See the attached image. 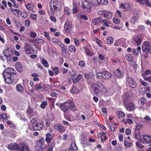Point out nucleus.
Listing matches in <instances>:
<instances>
[{"label":"nucleus","mask_w":151,"mask_h":151,"mask_svg":"<svg viewBox=\"0 0 151 151\" xmlns=\"http://www.w3.org/2000/svg\"><path fill=\"white\" fill-rule=\"evenodd\" d=\"M85 63L83 60L80 61L79 63V65L81 67H83L85 65Z\"/></svg>","instance_id":"e2e57ef3"},{"label":"nucleus","mask_w":151,"mask_h":151,"mask_svg":"<svg viewBox=\"0 0 151 151\" xmlns=\"http://www.w3.org/2000/svg\"><path fill=\"white\" fill-rule=\"evenodd\" d=\"M73 42H74L75 45L76 46H78L79 45H80L79 41L78 39L76 38H74V39L73 40Z\"/></svg>","instance_id":"5fc2aeb1"},{"label":"nucleus","mask_w":151,"mask_h":151,"mask_svg":"<svg viewBox=\"0 0 151 151\" xmlns=\"http://www.w3.org/2000/svg\"><path fill=\"white\" fill-rule=\"evenodd\" d=\"M92 3L93 5L96 6L99 4V2L97 0H93Z\"/></svg>","instance_id":"680f3d73"},{"label":"nucleus","mask_w":151,"mask_h":151,"mask_svg":"<svg viewBox=\"0 0 151 151\" xmlns=\"http://www.w3.org/2000/svg\"><path fill=\"white\" fill-rule=\"evenodd\" d=\"M94 76V73L92 72H91L88 73H85L84 75L85 77L87 79H89L93 77Z\"/></svg>","instance_id":"c85d7f7f"},{"label":"nucleus","mask_w":151,"mask_h":151,"mask_svg":"<svg viewBox=\"0 0 151 151\" xmlns=\"http://www.w3.org/2000/svg\"><path fill=\"white\" fill-rule=\"evenodd\" d=\"M24 49L26 54H31L32 53L33 50L29 44L26 43L24 47Z\"/></svg>","instance_id":"ddd939ff"},{"label":"nucleus","mask_w":151,"mask_h":151,"mask_svg":"<svg viewBox=\"0 0 151 151\" xmlns=\"http://www.w3.org/2000/svg\"><path fill=\"white\" fill-rule=\"evenodd\" d=\"M127 81L128 83L127 84L129 87L134 88L136 86V82L131 78L127 76Z\"/></svg>","instance_id":"9d476101"},{"label":"nucleus","mask_w":151,"mask_h":151,"mask_svg":"<svg viewBox=\"0 0 151 151\" xmlns=\"http://www.w3.org/2000/svg\"><path fill=\"white\" fill-rule=\"evenodd\" d=\"M142 48L143 51L150 52L151 54V43L147 41L144 42Z\"/></svg>","instance_id":"0eeeda50"},{"label":"nucleus","mask_w":151,"mask_h":151,"mask_svg":"<svg viewBox=\"0 0 151 151\" xmlns=\"http://www.w3.org/2000/svg\"><path fill=\"white\" fill-rule=\"evenodd\" d=\"M145 28V27L143 25H139L138 27V29L140 31L144 30Z\"/></svg>","instance_id":"338daca9"},{"label":"nucleus","mask_w":151,"mask_h":151,"mask_svg":"<svg viewBox=\"0 0 151 151\" xmlns=\"http://www.w3.org/2000/svg\"><path fill=\"white\" fill-rule=\"evenodd\" d=\"M131 99L128 93H126L123 96V100L124 101V105L127 104Z\"/></svg>","instance_id":"dca6fc26"},{"label":"nucleus","mask_w":151,"mask_h":151,"mask_svg":"<svg viewBox=\"0 0 151 151\" xmlns=\"http://www.w3.org/2000/svg\"><path fill=\"white\" fill-rule=\"evenodd\" d=\"M68 48L69 50L72 52H75L76 51V48L73 45L69 46Z\"/></svg>","instance_id":"79ce46f5"},{"label":"nucleus","mask_w":151,"mask_h":151,"mask_svg":"<svg viewBox=\"0 0 151 151\" xmlns=\"http://www.w3.org/2000/svg\"><path fill=\"white\" fill-rule=\"evenodd\" d=\"M70 91L73 94H76L79 92V91L76 87H73V88L70 90Z\"/></svg>","instance_id":"2f4dec72"},{"label":"nucleus","mask_w":151,"mask_h":151,"mask_svg":"<svg viewBox=\"0 0 151 151\" xmlns=\"http://www.w3.org/2000/svg\"><path fill=\"white\" fill-rule=\"evenodd\" d=\"M102 22L104 25L106 27H108L109 24H111V22L110 21L107 19H103L102 20Z\"/></svg>","instance_id":"7c9ffc66"},{"label":"nucleus","mask_w":151,"mask_h":151,"mask_svg":"<svg viewBox=\"0 0 151 151\" xmlns=\"http://www.w3.org/2000/svg\"><path fill=\"white\" fill-rule=\"evenodd\" d=\"M116 113L117 115L121 117H124L125 116V114L123 111H117Z\"/></svg>","instance_id":"a18cd8bd"},{"label":"nucleus","mask_w":151,"mask_h":151,"mask_svg":"<svg viewBox=\"0 0 151 151\" xmlns=\"http://www.w3.org/2000/svg\"><path fill=\"white\" fill-rule=\"evenodd\" d=\"M54 128L58 131L63 132L65 131V128L62 125L56 124L54 126Z\"/></svg>","instance_id":"6ab92c4d"},{"label":"nucleus","mask_w":151,"mask_h":151,"mask_svg":"<svg viewBox=\"0 0 151 151\" xmlns=\"http://www.w3.org/2000/svg\"><path fill=\"white\" fill-rule=\"evenodd\" d=\"M24 6L29 11L32 10L35 6L34 4L32 3H29L27 4H25Z\"/></svg>","instance_id":"aec40b11"},{"label":"nucleus","mask_w":151,"mask_h":151,"mask_svg":"<svg viewBox=\"0 0 151 151\" xmlns=\"http://www.w3.org/2000/svg\"><path fill=\"white\" fill-rule=\"evenodd\" d=\"M96 43L98 44L99 46L100 47H102L103 44L101 41L98 39H96Z\"/></svg>","instance_id":"603ef678"},{"label":"nucleus","mask_w":151,"mask_h":151,"mask_svg":"<svg viewBox=\"0 0 151 151\" xmlns=\"http://www.w3.org/2000/svg\"><path fill=\"white\" fill-rule=\"evenodd\" d=\"M112 16V14L109 11H107L105 12L104 17V18L108 19H110Z\"/></svg>","instance_id":"b1692460"},{"label":"nucleus","mask_w":151,"mask_h":151,"mask_svg":"<svg viewBox=\"0 0 151 151\" xmlns=\"http://www.w3.org/2000/svg\"><path fill=\"white\" fill-rule=\"evenodd\" d=\"M70 149L74 150H78V147L76 146V143L73 142L71 143V146L70 147Z\"/></svg>","instance_id":"f704fd0d"},{"label":"nucleus","mask_w":151,"mask_h":151,"mask_svg":"<svg viewBox=\"0 0 151 151\" xmlns=\"http://www.w3.org/2000/svg\"><path fill=\"white\" fill-rule=\"evenodd\" d=\"M91 87L93 89L94 92L96 95H99L100 93L103 95L107 92V89L100 82H98L96 84L91 83Z\"/></svg>","instance_id":"f03ea898"},{"label":"nucleus","mask_w":151,"mask_h":151,"mask_svg":"<svg viewBox=\"0 0 151 151\" xmlns=\"http://www.w3.org/2000/svg\"><path fill=\"white\" fill-rule=\"evenodd\" d=\"M44 36L45 37L46 39L50 41V38L49 36V34L46 32H44Z\"/></svg>","instance_id":"6e6d98bb"},{"label":"nucleus","mask_w":151,"mask_h":151,"mask_svg":"<svg viewBox=\"0 0 151 151\" xmlns=\"http://www.w3.org/2000/svg\"><path fill=\"white\" fill-rule=\"evenodd\" d=\"M132 52L135 55H138L139 52L138 51H137V50L135 48L133 49Z\"/></svg>","instance_id":"774afa93"},{"label":"nucleus","mask_w":151,"mask_h":151,"mask_svg":"<svg viewBox=\"0 0 151 151\" xmlns=\"http://www.w3.org/2000/svg\"><path fill=\"white\" fill-rule=\"evenodd\" d=\"M50 8L51 12H49L48 14L52 15L54 14V11L59 10L60 9L61 6L57 0H51L50 3Z\"/></svg>","instance_id":"20e7f679"},{"label":"nucleus","mask_w":151,"mask_h":151,"mask_svg":"<svg viewBox=\"0 0 151 151\" xmlns=\"http://www.w3.org/2000/svg\"><path fill=\"white\" fill-rule=\"evenodd\" d=\"M65 119L69 121H72L74 119V117L71 115H70L68 116L65 115Z\"/></svg>","instance_id":"4c0bfd02"},{"label":"nucleus","mask_w":151,"mask_h":151,"mask_svg":"<svg viewBox=\"0 0 151 151\" xmlns=\"http://www.w3.org/2000/svg\"><path fill=\"white\" fill-rule=\"evenodd\" d=\"M30 21L29 19L26 20L25 22V26L27 27H29L30 26Z\"/></svg>","instance_id":"69168bd1"},{"label":"nucleus","mask_w":151,"mask_h":151,"mask_svg":"<svg viewBox=\"0 0 151 151\" xmlns=\"http://www.w3.org/2000/svg\"><path fill=\"white\" fill-rule=\"evenodd\" d=\"M33 41V42L36 43H43L44 42V40L42 39H36Z\"/></svg>","instance_id":"49530a36"},{"label":"nucleus","mask_w":151,"mask_h":151,"mask_svg":"<svg viewBox=\"0 0 151 151\" xmlns=\"http://www.w3.org/2000/svg\"><path fill=\"white\" fill-rule=\"evenodd\" d=\"M136 145L140 149H142L144 147V146L139 142H136Z\"/></svg>","instance_id":"13d9d810"},{"label":"nucleus","mask_w":151,"mask_h":151,"mask_svg":"<svg viewBox=\"0 0 151 151\" xmlns=\"http://www.w3.org/2000/svg\"><path fill=\"white\" fill-rule=\"evenodd\" d=\"M18 151H32L31 149H29L28 146L25 145L24 143H20L19 149Z\"/></svg>","instance_id":"9b49d317"},{"label":"nucleus","mask_w":151,"mask_h":151,"mask_svg":"<svg viewBox=\"0 0 151 151\" xmlns=\"http://www.w3.org/2000/svg\"><path fill=\"white\" fill-rule=\"evenodd\" d=\"M52 41L53 43H56L59 45L61 44V42L55 38H52Z\"/></svg>","instance_id":"3c124183"},{"label":"nucleus","mask_w":151,"mask_h":151,"mask_svg":"<svg viewBox=\"0 0 151 151\" xmlns=\"http://www.w3.org/2000/svg\"><path fill=\"white\" fill-rule=\"evenodd\" d=\"M64 28L67 32L70 33L73 29V26L71 22L68 20L65 22Z\"/></svg>","instance_id":"6e6552de"},{"label":"nucleus","mask_w":151,"mask_h":151,"mask_svg":"<svg viewBox=\"0 0 151 151\" xmlns=\"http://www.w3.org/2000/svg\"><path fill=\"white\" fill-rule=\"evenodd\" d=\"M101 21V19L99 18H96L92 21L93 24L95 25L98 24Z\"/></svg>","instance_id":"473e14b6"},{"label":"nucleus","mask_w":151,"mask_h":151,"mask_svg":"<svg viewBox=\"0 0 151 151\" xmlns=\"http://www.w3.org/2000/svg\"><path fill=\"white\" fill-rule=\"evenodd\" d=\"M134 40L137 45L138 46L141 44L142 41L141 36L139 35L134 37Z\"/></svg>","instance_id":"f3484780"},{"label":"nucleus","mask_w":151,"mask_h":151,"mask_svg":"<svg viewBox=\"0 0 151 151\" xmlns=\"http://www.w3.org/2000/svg\"><path fill=\"white\" fill-rule=\"evenodd\" d=\"M10 9L13 14L16 16L19 15L20 13V11L19 9H15L12 8H11Z\"/></svg>","instance_id":"393cba45"},{"label":"nucleus","mask_w":151,"mask_h":151,"mask_svg":"<svg viewBox=\"0 0 151 151\" xmlns=\"http://www.w3.org/2000/svg\"><path fill=\"white\" fill-rule=\"evenodd\" d=\"M73 14H75L77 12L78 9L76 4L74 2H73Z\"/></svg>","instance_id":"c9c22d12"},{"label":"nucleus","mask_w":151,"mask_h":151,"mask_svg":"<svg viewBox=\"0 0 151 151\" xmlns=\"http://www.w3.org/2000/svg\"><path fill=\"white\" fill-rule=\"evenodd\" d=\"M107 43L108 44H111L114 41L113 38L111 37H109L107 38Z\"/></svg>","instance_id":"58836bf2"},{"label":"nucleus","mask_w":151,"mask_h":151,"mask_svg":"<svg viewBox=\"0 0 151 151\" xmlns=\"http://www.w3.org/2000/svg\"><path fill=\"white\" fill-rule=\"evenodd\" d=\"M43 127V124L42 123H38L35 124V125H33L32 127L30 125L29 126V128L30 129H33L35 130H38L41 129Z\"/></svg>","instance_id":"1a4fd4ad"},{"label":"nucleus","mask_w":151,"mask_h":151,"mask_svg":"<svg viewBox=\"0 0 151 151\" xmlns=\"http://www.w3.org/2000/svg\"><path fill=\"white\" fill-rule=\"evenodd\" d=\"M111 74L108 71L99 72H97L96 73V77L100 79L104 78L105 79H109L111 77Z\"/></svg>","instance_id":"39448f33"},{"label":"nucleus","mask_w":151,"mask_h":151,"mask_svg":"<svg viewBox=\"0 0 151 151\" xmlns=\"http://www.w3.org/2000/svg\"><path fill=\"white\" fill-rule=\"evenodd\" d=\"M41 84H38L36 85L35 86V89L37 91L41 89L42 90H44L45 89V87L43 86V85L42 86H40Z\"/></svg>","instance_id":"e433bc0d"},{"label":"nucleus","mask_w":151,"mask_h":151,"mask_svg":"<svg viewBox=\"0 0 151 151\" xmlns=\"http://www.w3.org/2000/svg\"><path fill=\"white\" fill-rule=\"evenodd\" d=\"M81 3L82 8L85 12L90 11L91 4L89 1L86 0H82Z\"/></svg>","instance_id":"423d86ee"},{"label":"nucleus","mask_w":151,"mask_h":151,"mask_svg":"<svg viewBox=\"0 0 151 151\" xmlns=\"http://www.w3.org/2000/svg\"><path fill=\"white\" fill-rule=\"evenodd\" d=\"M74 107V103L72 99L68 100L67 101L61 104L60 105L61 109L64 113L66 112L69 108L72 109Z\"/></svg>","instance_id":"7ed1b4c3"},{"label":"nucleus","mask_w":151,"mask_h":151,"mask_svg":"<svg viewBox=\"0 0 151 151\" xmlns=\"http://www.w3.org/2000/svg\"><path fill=\"white\" fill-rule=\"evenodd\" d=\"M113 20L114 22L116 24H118L120 23V20L118 18H114Z\"/></svg>","instance_id":"052dcab7"},{"label":"nucleus","mask_w":151,"mask_h":151,"mask_svg":"<svg viewBox=\"0 0 151 151\" xmlns=\"http://www.w3.org/2000/svg\"><path fill=\"white\" fill-rule=\"evenodd\" d=\"M15 70L12 68H8L6 69L3 72L2 75L4 81L7 84H10L14 80L12 78L13 75L15 74Z\"/></svg>","instance_id":"f257e3e1"},{"label":"nucleus","mask_w":151,"mask_h":151,"mask_svg":"<svg viewBox=\"0 0 151 151\" xmlns=\"http://www.w3.org/2000/svg\"><path fill=\"white\" fill-rule=\"evenodd\" d=\"M19 144L18 145L15 144L14 145H9L8 146V148L12 150H16L18 151V149H19Z\"/></svg>","instance_id":"4be33fe9"},{"label":"nucleus","mask_w":151,"mask_h":151,"mask_svg":"<svg viewBox=\"0 0 151 151\" xmlns=\"http://www.w3.org/2000/svg\"><path fill=\"white\" fill-rule=\"evenodd\" d=\"M114 74L118 78H121L123 77L124 75V71L118 69L114 71Z\"/></svg>","instance_id":"4468645a"},{"label":"nucleus","mask_w":151,"mask_h":151,"mask_svg":"<svg viewBox=\"0 0 151 151\" xmlns=\"http://www.w3.org/2000/svg\"><path fill=\"white\" fill-rule=\"evenodd\" d=\"M16 88L17 91L20 92H22L24 91V89L22 86L20 84H18L16 85Z\"/></svg>","instance_id":"72a5a7b5"},{"label":"nucleus","mask_w":151,"mask_h":151,"mask_svg":"<svg viewBox=\"0 0 151 151\" xmlns=\"http://www.w3.org/2000/svg\"><path fill=\"white\" fill-rule=\"evenodd\" d=\"M81 75L80 74H79L76 78H74V77L72 78L73 83H75L78 82L81 79Z\"/></svg>","instance_id":"c756f323"},{"label":"nucleus","mask_w":151,"mask_h":151,"mask_svg":"<svg viewBox=\"0 0 151 151\" xmlns=\"http://www.w3.org/2000/svg\"><path fill=\"white\" fill-rule=\"evenodd\" d=\"M120 7L123 9L124 11H129L131 9L129 4L128 3L121 4Z\"/></svg>","instance_id":"a211bd4d"},{"label":"nucleus","mask_w":151,"mask_h":151,"mask_svg":"<svg viewBox=\"0 0 151 151\" xmlns=\"http://www.w3.org/2000/svg\"><path fill=\"white\" fill-rule=\"evenodd\" d=\"M30 35L32 38H34L37 36V34L35 32H32L30 33Z\"/></svg>","instance_id":"0e129e2a"},{"label":"nucleus","mask_w":151,"mask_h":151,"mask_svg":"<svg viewBox=\"0 0 151 151\" xmlns=\"http://www.w3.org/2000/svg\"><path fill=\"white\" fill-rule=\"evenodd\" d=\"M10 117V115L8 114H0V119L2 120L5 119L7 120Z\"/></svg>","instance_id":"cd10ccee"},{"label":"nucleus","mask_w":151,"mask_h":151,"mask_svg":"<svg viewBox=\"0 0 151 151\" xmlns=\"http://www.w3.org/2000/svg\"><path fill=\"white\" fill-rule=\"evenodd\" d=\"M11 53V51L9 49H7L3 51V54L6 57L7 60H10Z\"/></svg>","instance_id":"2eb2a0df"},{"label":"nucleus","mask_w":151,"mask_h":151,"mask_svg":"<svg viewBox=\"0 0 151 151\" xmlns=\"http://www.w3.org/2000/svg\"><path fill=\"white\" fill-rule=\"evenodd\" d=\"M15 67L17 71L19 72L23 70V68L21 63L19 62H17L15 64Z\"/></svg>","instance_id":"5701e85b"},{"label":"nucleus","mask_w":151,"mask_h":151,"mask_svg":"<svg viewBox=\"0 0 151 151\" xmlns=\"http://www.w3.org/2000/svg\"><path fill=\"white\" fill-rule=\"evenodd\" d=\"M42 63L44 66L46 68H47L49 66V64L47 61L44 59H42Z\"/></svg>","instance_id":"ea45409f"},{"label":"nucleus","mask_w":151,"mask_h":151,"mask_svg":"<svg viewBox=\"0 0 151 151\" xmlns=\"http://www.w3.org/2000/svg\"><path fill=\"white\" fill-rule=\"evenodd\" d=\"M83 48L87 55L90 56H92L93 55V53L90 51L87 46L84 47Z\"/></svg>","instance_id":"bb28decb"},{"label":"nucleus","mask_w":151,"mask_h":151,"mask_svg":"<svg viewBox=\"0 0 151 151\" xmlns=\"http://www.w3.org/2000/svg\"><path fill=\"white\" fill-rule=\"evenodd\" d=\"M139 102L142 104L143 105L146 102V99L144 98H141L139 100Z\"/></svg>","instance_id":"8fccbe9b"},{"label":"nucleus","mask_w":151,"mask_h":151,"mask_svg":"<svg viewBox=\"0 0 151 151\" xmlns=\"http://www.w3.org/2000/svg\"><path fill=\"white\" fill-rule=\"evenodd\" d=\"M132 145V143L131 142H128L127 140H125L124 141V145L127 147H131Z\"/></svg>","instance_id":"09e8293b"},{"label":"nucleus","mask_w":151,"mask_h":151,"mask_svg":"<svg viewBox=\"0 0 151 151\" xmlns=\"http://www.w3.org/2000/svg\"><path fill=\"white\" fill-rule=\"evenodd\" d=\"M125 58L129 61H132L133 60V57L130 54H128L125 55Z\"/></svg>","instance_id":"a19ab883"},{"label":"nucleus","mask_w":151,"mask_h":151,"mask_svg":"<svg viewBox=\"0 0 151 151\" xmlns=\"http://www.w3.org/2000/svg\"><path fill=\"white\" fill-rule=\"evenodd\" d=\"M12 2L14 5V7L15 8H18L19 7L18 4L16 2L15 0H10Z\"/></svg>","instance_id":"4d7b16f0"},{"label":"nucleus","mask_w":151,"mask_h":151,"mask_svg":"<svg viewBox=\"0 0 151 151\" xmlns=\"http://www.w3.org/2000/svg\"><path fill=\"white\" fill-rule=\"evenodd\" d=\"M142 136L144 140V143H148L151 142V136L146 135H143Z\"/></svg>","instance_id":"412c9836"},{"label":"nucleus","mask_w":151,"mask_h":151,"mask_svg":"<svg viewBox=\"0 0 151 151\" xmlns=\"http://www.w3.org/2000/svg\"><path fill=\"white\" fill-rule=\"evenodd\" d=\"M138 18V16L137 15L131 18V22L133 23H135L137 22Z\"/></svg>","instance_id":"c03bdc74"},{"label":"nucleus","mask_w":151,"mask_h":151,"mask_svg":"<svg viewBox=\"0 0 151 151\" xmlns=\"http://www.w3.org/2000/svg\"><path fill=\"white\" fill-rule=\"evenodd\" d=\"M30 17L32 19L34 20H37V15L35 14H31Z\"/></svg>","instance_id":"bf43d9fd"},{"label":"nucleus","mask_w":151,"mask_h":151,"mask_svg":"<svg viewBox=\"0 0 151 151\" xmlns=\"http://www.w3.org/2000/svg\"><path fill=\"white\" fill-rule=\"evenodd\" d=\"M52 69L56 75L58 74L59 72V69L57 67H53L52 68Z\"/></svg>","instance_id":"864d4df0"},{"label":"nucleus","mask_w":151,"mask_h":151,"mask_svg":"<svg viewBox=\"0 0 151 151\" xmlns=\"http://www.w3.org/2000/svg\"><path fill=\"white\" fill-rule=\"evenodd\" d=\"M44 142V140L42 139H40L38 140L37 141V145L40 147H41Z\"/></svg>","instance_id":"37998d69"},{"label":"nucleus","mask_w":151,"mask_h":151,"mask_svg":"<svg viewBox=\"0 0 151 151\" xmlns=\"http://www.w3.org/2000/svg\"><path fill=\"white\" fill-rule=\"evenodd\" d=\"M124 106L126 109L129 111L134 110L135 109L134 104L132 102L125 104Z\"/></svg>","instance_id":"f8f14e48"},{"label":"nucleus","mask_w":151,"mask_h":151,"mask_svg":"<svg viewBox=\"0 0 151 151\" xmlns=\"http://www.w3.org/2000/svg\"><path fill=\"white\" fill-rule=\"evenodd\" d=\"M47 105V103L46 101H42L41 102V104L40 105V107L42 109H44L45 108V106Z\"/></svg>","instance_id":"de8ad7c7"},{"label":"nucleus","mask_w":151,"mask_h":151,"mask_svg":"<svg viewBox=\"0 0 151 151\" xmlns=\"http://www.w3.org/2000/svg\"><path fill=\"white\" fill-rule=\"evenodd\" d=\"M134 137L135 138V139L138 140L139 141H141V139L139 131L137 130L135 131Z\"/></svg>","instance_id":"a878e982"}]
</instances>
